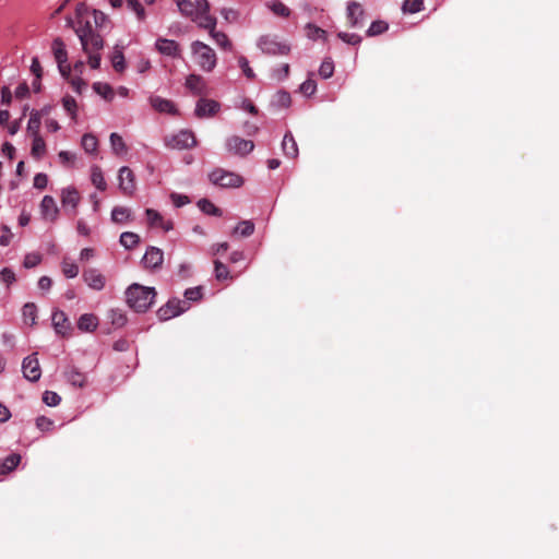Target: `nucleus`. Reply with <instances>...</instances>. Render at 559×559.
Segmentation results:
<instances>
[{
  "label": "nucleus",
  "mask_w": 559,
  "mask_h": 559,
  "mask_svg": "<svg viewBox=\"0 0 559 559\" xmlns=\"http://www.w3.org/2000/svg\"><path fill=\"white\" fill-rule=\"evenodd\" d=\"M203 297V288L201 286L191 287L186 289L185 298L186 301H199Z\"/></svg>",
  "instance_id": "3c124183"
},
{
  "label": "nucleus",
  "mask_w": 559,
  "mask_h": 559,
  "mask_svg": "<svg viewBox=\"0 0 559 559\" xmlns=\"http://www.w3.org/2000/svg\"><path fill=\"white\" fill-rule=\"evenodd\" d=\"M127 8L133 12L139 22H144L146 19V12L144 7L139 0H127Z\"/></svg>",
  "instance_id": "7c9ffc66"
},
{
  "label": "nucleus",
  "mask_w": 559,
  "mask_h": 559,
  "mask_svg": "<svg viewBox=\"0 0 559 559\" xmlns=\"http://www.w3.org/2000/svg\"><path fill=\"white\" fill-rule=\"evenodd\" d=\"M51 320H52V325H53L57 334H60L63 337L70 335V332L72 330L71 323H70L67 314L63 311H61V310L55 311L52 313Z\"/></svg>",
  "instance_id": "dca6fc26"
},
{
  "label": "nucleus",
  "mask_w": 559,
  "mask_h": 559,
  "mask_svg": "<svg viewBox=\"0 0 559 559\" xmlns=\"http://www.w3.org/2000/svg\"><path fill=\"white\" fill-rule=\"evenodd\" d=\"M111 63L117 72H122L126 69L124 56L121 50L116 49L111 57Z\"/></svg>",
  "instance_id": "c03bdc74"
},
{
  "label": "nucleus",
  "mask_w": 559,
  "mask_h": 559,
  "mask_svg": "<svg viewBox=\"0 0 559 559\" xmlns=\"http://www.w3.org/2000/svg\"><path fill=\"white\" fill-rule=\"evenodd\" d=\"M36 426L38 429L45 431L50 429V427L52 426V420L45 416H40L36 419Z\"/></svg>",
  "instance_id": "338daca9"
},
{
  "label": "nucleus",
  "mask_w": 559,
  "mask_h": 559,
  "mask_svg": "<svg viewBox=\"0 0 559 559\" xmlns=\"http://www.w3.org/2000/svg\"><path fill=\"white\" fill-rule=\"evenodd\" d=\"M254 231V224L251 221H242L235 228L233 234H239L241 237H249Z\"/></svg>",
  "instance_id": "f704fd0d"
},
{
  "label": "nucleus",
  "mask_w": 559,
  "mask_h": 559,
  "mask_svg": "<svg viewBox=\"0 0 559 559\" xmlns=\"http://www.w3.org/2000/svg\"><path fill=\"white\" fill-rule=\"evenodd\" d=\"M145 214L147 216V221L151 226H159V224L163 221L162 215L153 209H147L145 211Z\"/></svg>",
  "instance_id": "13d9d810"
},
{
  "label": "nucleus",
  "mask_w": 559,
  "mask_h": 559,
  "mask_svg": "<svg viewBox=\"0 0 559 559\" xmlns=\"http://www.w3.org/2000/svg\"><path fill=\"white\" fill-rule=\"evenodd\" d=\"M119 241L124 249L132 250L140 243V236L132 231H124L120 235Z\"/></svg>",
  "instance_id": "cd10ccee"
},
{
  "label": "nucleus",
  "mask_w": 559,
  "mask_h": 559,
  "mask_svg": "<svg viewBox=\"0 0 559 559\" xmlns=\"http://www.w3.org/2000/svg\"><path fill=\"white\" fill-rule=\"evenodd\" d=\"M61 397L52 391H45L43 394V402L48 406L59 405Z\"/></svg>",
  "instance_id": "864d4df0"
},
{
  "label": "nucleus",
  "mask_w": 559,
  "mask_h": 559,
  "mask_svg": "<svg viewBox=\"0 0 559 559\" xmlns=\"http://www.w3.org/2000/svg\"><path fill=\"white\" fill-rule=\"evenodd\" d=\"M67 25L78 35L83 51L88 56V64L92 69L100 66L99 50L104 47L103 37L96 32L94 20L90 8L80 3L75 9V19H67Z\"/></svg>",
  "instance_id": "f257e3e1"
},
{
  "label": "nucleus",
  "mask_w": 559,
  "mask_h": 559,
  "mask_svg": "<svg viewBox=\"0 0 559 559\" xmlns=\"http://www.w3.org/2000/svg\"><path fill=\"white\" fill-rule=\"evenodd\" d=\"M40 261H41V257L39 253H28L24 258L23 265L26 269H32V267H35L36 265H38L40 263Z\"/></svg>",
  "instance_id": "4d7b16f0"
},
{
  "label": "nucleus",
  "mask_w": 559,
  "mask_h": 559,
  "mask_svg": "<svg viewBox=\"0 0 559 559\" xmlns=\"http://www.w3.org/2000/svg\"><path fill=\"white\" fill-rule=\"evenodd\" d=\"M199 26L207 29L210 34L215 31L216 17L209 14V12L199 13L197 21Z\"/></svg>",
  "instance_id": "c85d7f7f"
},
{
  "label": "nucleus",
  "mask_w": 559,
  "mask_h": 559,
  "mask_svg": "<svg viewBox=\"0 0 559 559\" xmlns=\"http://www.w3.org/2000/svg\"><path fill=\"white\" fill-rule=\"evenodd\" d=\"M191 49L200 69L204 72H212L217 62L215 51L209 45L199 40L192 43Z\"/></svg>",
  "instance_id": "7ed1b4c3"
},
{
  "label": "nucleus",
  "mask_w": 559,
  "mask_h": 559,
  "mask_svg": "<svg viewBox=\"0 0 559 559\" xmlns=\"http://www.w3.org/2000/svg\"><path fill=\"white\" fill-rule=\"evenodd\" d=\"M197 140L193 132L181 130L179 133L167 138L166 145L170 148L186 150L195 146Z\"/></svg>",
  "instance_id": "0eeeda50"
},
{
  "label": "nucleus",
  "mask_w": 559,
  "mask_h": 559,
  "mask_svg": "<svg viewBox=\"0 0 559 559\" xmlns=\"http://www.w3.org/2000/svg\"><path fill=\"white\" fill-rule=\"evenodd\" d=\"M62 105L72 119H75L78 108L76 100L72 96L67 95L62 98Z\"/></svg>",
  "instance_id": "09e8293b"
},
{
  "label": "nucleus",
  "mask_w": 559,
  "mask_h": 559,
  "mask_svg": "<svg viewBox=\"0 0 559 559\" xmlns=\"http://www.w3.org/2000/svg\"><path fill=\"white\" fill-rule=\"evenodd\" d=\"M210 181L222 188H238L242 185L243 180L241 176L236 173L227 171L222 168L213 170L209 175Z\"/></svg>",
  "instance_id": "20e7f679"
},
{
  "label": "nucleus",
  "mask_w": 559,
  "mask_h": 559,
  "mask_svg": "<svg viewBox=\"0 0 559 559\" xmlns=\"http://www.w3.org/2000/svg\"><path fill=\"white\" fill-rule=\"evenodd\" d=\"M48 183V177L45 174H37L34 177V187L37 189H45Z\"/></svg>",
  "instance_id": "0e129e2a"
},
{
  "label": "nucleus",
  "mask_w": 559,
  "mask_h": 559,
  "mask_svg": "<svg viewBox=\"0 0 559 559\" xmlns=\"http://www.w3.org/2000/svg\"><path fill=\"white\" fill-rule=\"evenodd\" d=\"M91 180L92 183L100 191H104L107 187V183L103 176V171L99 166L95 165L92 167Z\"/></svg>",
  "instance_id": "c756f323"
},
{
  "label": "nucleus",
  "mask_w": 559,
  "mask_h": 559,
  "mask_svg": "<svg viewBox=\"0 0 559 559\" xmlns=\"http://www.w3.org/2000/svg\"><path fill=\"white\" fill-rule=\"evenodd\" d=\"M389 28V25L384 21H374L367 29V36L372 37L384 33Z\"/></svg>",
  "instance_id": "ea45409f"
},
{
  "label": "nucleus",
  "mask_w": 559,
  "mask_h": 559,
  "mask_svg": "<svg viewBox=\"0 0 559 559\" xmlns=\"http://www.w3.org/2000/svg\"><path fill=\"white\" fill-rule=\"evenodd\" d=\"M275 104L280 107L287 108L292 104V97L289 93L285 91H280L275 95Z\"/></svg>",
  "instance_id": "603ef678"
},
{
  "label": "nucleus",
  "mask_w": 559,
  "mask_h": 559,
  "mask_svg": "<svg viewBox=\"0 0 559 559\" xmlns=\"http://www.w3.org/2000/svg\"><path fill=\"white\" fill-rule=\"evenodd\" d=\"M221 109V104L214 99L200 98L195 106V116L198 118L214 117Z\"/></svg>",
  "instance_id": "f8f14e48"
},
{
  "label": "nucleus",
  "mask_w": 559,
  "mask_h": 559,
  "mask_svg": "<svg viewBox=\"0 0 559 559\" xmlns=\"http://www.w3.org/2000/svg\"><path fill=\"white\" fill-rule=\"evenodd\" d=\"M21 462V455L16 453H12L9 456H7L2 462H0V475H7L13 469L16 468V466Z\"/></svg>",
  "instance_id": "a878e982"
},
{
  "label": "nucleus",
  "mask_w": 559,
  "mask_h": 559,
  "mask_svg": "<svg viewBox=\"0 0 559 559\" xmlns=\"http://www.w3.org/2000/svg\"><path fill=\"white\" fill-rule=\"evenodd\" d=\"M170 198L176 207H181L190 202V200L187 195H182V194H178V193H171Z\"/></svg>",
  "instance_id": "e2e57ef3"
},
{
  "label": "nucleus",
  "mask_w": 559,
  "mask_h": 559,
  "mask_svg": "<svg viewBox=\"0 0 559 559\" xmlns=\"http://www.w3.org/2000/svg\"><path fill=\"white\" fill-rule=\"evenodd\" d=\"M226 148L229 153L245 156L253 151L254 143L250 140H245L240 136L231 135L226 140Z\"/></svg>",
  "instance_id": "9d476101"
},
{
  "label": "nucleus",
  "mask_w": 559,
  "mask_h": 559,
  "mask_svg": "<svg viewBox=\"0 0 559 559\" xmlns=\"http://www.w3.org/2000/svg\"><path fill=\"white\" fill-rule=\"evenodd\" d=\"M52 52L58 63L59 71L62 76L68 78L70 74V66L68 64V52L66 50V45L60 37H57L52 41Z\"/></svg>",
  "instance_id": "423d86ee"
},
{
  "label": "nucleus",
  "mask_w": 559,
  "mask_h": 559,
  "mask_svg": "<svg viewBox=\"0 0 559 559\" xmlns=\"http://www.w3.org/2000/svg\"><path fill=\"white\" fill-rule=\"evenodd\" d=\"M282 148L284 154L289 158H296L298 156V146L290 132H287L282 142Z\"/></svg>",
  "instance_id": "5701e85b"
},
{
  "label": "nucleus",
  "mask_w": 559,
  "mask_h": 559,
  "mask_svg": "<svg viewBox=\"0 0 559 559\" xmlns=\"http://www.w3.org/2000/svg\"><path fill=\"white\" fill-rule=\"evenodd\" d=\"M424 0H405L402 7L405 13H417L423 10Z\"/></svg>",
  "instance_id": "79ce46f5"
},
{
  "label": "nucleus",
  "mask_w": 559,
  "mask_h": 559,
  "mask_svg": "<svg viewBox=\"0 0 559 559\" xmlns=\"http://www.w3.org/2000/svg\"><path fill=\"white\" fill-rule=\"evenodd\" d=\"M80 200V194L75 188L69 187L62 190L61 202L64 206L71 205L75 209L79 205Z\"/></svg>",
  "instance_id": "b1692460"
},
{
  "label": "nucleus",
  "mask_w": 559,
  "mask_h": 559,
  "mask_svg": "<svg viewBox=\"0 0 559 559\" xmlns=\"http://www.w3.org/2000/svg\"><path fill=\"white\" fill-rule=\"evenodd\" d=\"M239 67L241 68L243 74L249 79L252 80L254 78V73L252 69L249 66V61L246 57L241 56L238 59Z\"/></svg>",
  "instance_id": "052dcab7"
},
{
  "label": "nucleus",
  "mask_w": 559,
  "mask_h": 559,
  "mask_svg": "<svg viewBox=\"0 0 559 559\" xmlns=\"http://www.w3.org/2000/svg\"><path fill=\"white\" fill-rule=\"evenodd\" d=\"M82 146L86 153H94L97 150L98 141L95 135L86 133L82 138Z\"/></svg>",
  "instance_id": "4c0bfd02"
},
{
  "label": "nucleus",
  "mask_w": 559,
  "mask_h": 559,
  "mask_svg": "<svg viewBox=\"0 0 559 559\" xmlns=\"http://www.w3.org/2000/svg\"><path fill=\"white\" fill-rule=\"evenodd\" d=\"M319 73L323 79H329L334 73V64L331 60H324L319 69Z\"/></svg>",
  "instance_id": "5fc2aeb1"
},
{
  "label": "nucleus",
  "mask_w": 559,
  "mask_h": 559,
  "mask_svg": "<svg viewBox=\"0 0 559 559\" xmlns=\"http://www.w3.org/2000/svg\"><path fill=\"white\" fill-rule=\"evenodd\" d=\"M93 88L98 95L103 96L105 99H110L114 96L112 88L108 84L97 82L93 84Z\"/></svg>",
  "instance_id": "de8ad7c7"
},
{
  "label": "nucleus",
  "mask_w": 559,
  "mask_h": 559,
  "mask_svg": "<svg viewBox=\"0 0 559 559\" xmlns=\"http://www.w3.org/2000/svg\"><path fill=\"white\" fill-rule=\"evenodd\" d=\"M28 94H29V88L25 82L21 83L15 90L16 98H20V99L25 98Z\"/></svg>",
  "instance_id": "774afa93"
},
{
  "label": "nucleus",
  "mask_w": 559,
  "mask_h": 559,
  "mask_svg": "<svg viewBox=\"0 0 559 559\" xmlns=\"http://www.w3.org/2000/svg\"><path fill=\"white\" fill-rule=\"evenodd\" d=\"M150 103L151 106L158 112H167L171 115L177 112L175 104L169 99H165L159 96H153L150 98Z\"/></svg>",
  "instance_id": "412c9836"
},
{
  "label": "nucleus",
  "mask_w": 559,
  "mask_h": 559,
  "mask_svg": "<svg viewBox=\"0 0 559 559\" xmlns=\"http://www.w3.org/2000/svg\"><path fill=\"white\" fill-rule=\"evenodd\" d=\"M163 261L164 252L157 247H148L142 259L143 266L150 270L159 269L163 264Z\"/></svg>",
  "instance_id": "2eb2a0df"
},
{
  "label": "nucleus",
  "mask_w": 559,
  "mask_h": 559,
  "mask_svg": "<svg viewBox=\"0 0 559 559\" xmlns=\"http://www.w3.org/2000/svg\"><path fill=\"white\" fill-rule=\"evenodd\" d=\"M156 49L169 57H177L179 55V45L175 40L166 39V38H159L156 41Z\"/></svg>",
  "instance_id": "aec40b11"
},
{
  "label": "nucleus",
  "mask_w": 559,
  "mask_h": 559,
  "mask_svg": "<svg viewBox=\"0 0 559 559\" xmlns=\"http://www.w3.org/2000/svg\"><path fill=\"white\" fill-rule=\"evenodd\" d=\"M40 117L37 112L31 114L28 123H27V131L33 135V138L40 136L39 129H40Z\"/></svg>",
  "instance_id": "e433bc0d"
},
{
  "label": "nucleus",
  "mask_w": 559,
  "mask_h": 559,
  "mask_svg": "<svg viewBox=\"0 0 559 559\" xmlns=\"http://www.w3.org/2000/svg\"><path fill=\"white\" fill-rule=\"evenodd\" d=\"M83 280L94 290H102L106 284V277L96 269H87L83 272Z\"/></svg>",
  "instance_id": "f3484780"
},
{
  "label": "nucleus",
  "mask_w": 559,
  "mask_h": 559,
  "mask_svg": "<svg viewBox=\"0 0 559 559\" xmlns=\"http://www.w3.org/2000/svg\"><path fill=\"white\" fill-rule=\"evenodd\" d=\"M260 49L267 55H287L289 52V46L281 43L276 37L265 35L259 39Z\"/></svg>",
  "instance_id": "1a4fd4ad"
},
{
  "label": "nucleus",
  "mask_w": 559,
  "mask_h": 559,
  "mask_svg": "<svg viewBox=\"0 0 559 559\" xmlns=\"http://www.w3.org/2000/svg\"><path fill=\"white\" fill-rule=\"evenodd\" d=\"M214 271L217 281H226L229 278L228 267L219 260L214 261Z\"/></svg>",
  "instance_id": "a18cd8bd"
},
{
  "label": "nucleus",
  "mask_w": 559,
  "mask_h": 559,
  "mask_svg": "<svg viewBox=\"0 0 559 559\" xmlns=\"http://www.w3.org/2000/svg\"><path fill=\"white\" fill-rule=\"evenodd\" d=\"M23 321L31 326L36 324L37 307L34 302H27L22 308Z\"/></svg>",
  "instance_id": "bb28decb"
},
{
  "label": "nucleus",
  "mask_w": 559,
  "mask_h": 559,
  "mask_svg": "<svg viewBox=\"0 0 559 559\" xmlns=\"http://www.w3.org/2000/svg\"><path fill=\"white\" fill-rule=\"evenodd\" d=\"M40 213L47 221L55 222L59 215V209L56 201L50 195H45L40 203Z\"/></svg>",
  "instance_id": "a211bd4d"
},
{
  "label": "nucleus",
  "mask_w": 559,
  "mask_h": 559,
  "mask_svg": "<svg viewBox=\"0 0 559 559\" xmlns=\"http://www.w3.org/2000/svg\"><path fill=\"white\" fill-rule=\"evenodd\" d=\"M96 28H104L109 23L108 16L99 10H91Z\"/></svg>",
  "instance_id": "8fccbe9b"
},
{
  "label": "nucleus",
  "mask_w": 559,
  "mask_h": 559,
  "mask_svg": "<svg viewBox=\"0 0 559 559\" xmlns=\"http://www.w3.org/2000/svg\"><path fill=\"white\" fill-rule=\"evenodd\" d=\"M269 8L274 14L282 17H287L290 14V10L282 1L278 0L271 2Z\"/></svg>",
  "instance_id": "a19ab883"
},
{
  "label": "nucleus",
  "mask_w": 559,
  "mask_h": 559,
  "mask_svg": "<svg viewBox=\"0 0 559 559\" xmlns=\"http://www.w3.org/2000/svg\"><path fill=\"white\" fill-rule=\"evenodd\" d=\"M62 273L68 278H74L79 274V266L75 263L70 262L68 259H63Z\"/></svg>",
  "instance_id": "37998d69"
},
{
  "label": "nucleus",
  "mask_w": 559,
  "mask_h": 559,
  "mask_svg": "<svg viewBox=\"0 0 559 559\" xmlns=\"http://www.w3.org/2000/svg\"><path fill=\"white\" fill-rule=\"evenodd\" d=\"M177 7L180 13L185 16L190 17L192 21H197L199 13L210 11V3L207 0H177Z\"/></svg>",
  "instance_id": "39448f33"
},
{
  "label": "nucleus",
  "mask_w": 559,
  "mask_h": 559,
  "mask_svg": "<svg viewBox=\"0 0 559 559\" xmlns=\"http://www.w3.org/2000/svg\"><path fill=\"white\" fill-rule=\"evenodd\" d=\"M31 71L36 76V79H38V80L41 79L43 68H41L37 57H34L32 59Z\"/></svg>",
  "instance_id": "69168bd1"
},
{
  "label": "nucleus",
  "mask_w": 559,
  "mask_h": 559,
  "mask_svg": "<svg viewBox=\"0 0 559 559\" xmlns=\"http://www.w3.org/2000/svg\"><path fill=\"white\" fill-rule=\"evenodd\" d=\"M337 37L340 39H342L343 41L349 44V45H353V46H356V45H359L361 43V37L357 34H349V33H345V32H340L337 34Z\"/></svg>",
  "instance_id": "6e6d98bb"
},
{
  "label": "nucleus",
  "mask_w": 559,
  "mask_h": 559,
  "mask_svg": "<svg viewBox=\"0 0 559 559\" xmlns=\"http://www.w3.org/2000/svg\"><path fill=\"white\" fill-rule=\"evenodd\" d=\"M111 219L115 223H123L131 219L130 210L123 206H116L111 211Z\"/></svg>",
  "instance_id": "473e14b6"
},
{
  "label": "nucleus",
  "mask_w": 559,
  "mask_h": 559,
  "mask_svg": "<svg viewBox=\"0 0 559 559\" xmlns=\"http://www.w3.org/2000/svg\"><path fill=\"white\" fill-rule=\"evenodd\" d=\"M110 146L116 155H120L127 152V146L123 139L115 132L110 134Z\"/></svg>",
  "instance_id": "72a5a7b5"
},
{
  "label": "nucleus",
  "mask_w": 559,
  "mask_h": 559,
  "mask_svg": "<svg viewBox=\"0 0 559 559\" xmlns=\"http://www.w3.org/2000/svg\"><path fill=\"white\" fill-rule=\"evenodd\" d=\"M22 370H23L24 377L27 380H29L32 382H36L39 380L41 370H40L39 361L36 357V354H32L24 358L23 364H22Z\"/></svg>",
  "instance_id": "9b49d317"
},
{
  "label": "nucleus",
  "mask_w": 559,
  "mask_h": 559,
  "mask_svg": "<svg viewBox=\"0 0 559 559\" xmlns=\"http://www.w3.org/2000/svg\"><path fill=\"white\" fill-rule=\"evenodd\" d=\"M0 280L5 283L8 286H10L11 284H13L16 280L15 277V273L9 269V267H4L1 272H0Z\"/></svg>",
  "instance_id": "680f3d73"
},
{
  "label": "nucleus",
  "mask_w": 559,
  "mask_h": 559,
  "mask_svg": "<svg viewBox=\"0 0 559 559\" xmlns=\"http://www.w3.org/2000/svg\"><path fill=\"white\" fill-rule=\"evenodd\" d=\"M306 31H307V36L310 38V39H325L326 38V32L324 29H322L321 27H318L313 24H307L306 26Z\"/></svg>",
  "instance_id": "49530a36"
},
{
  "label": "nucleus",
  "mask_w": 559,
  "mask_h": 559,
  "mask_svg": "<svg viewBox=\"0 0 559 559\" xmlns=\"http://www.w3.org/2000/svg\"><path fill=\"white\" fill-rule=\"evenodd\" d=\"M64 377L67 381L73 386L83 388L86 383L85 373L81 372L75 367H70L64 371Z\"/></svg>",
  "instance_id": "4be33fe9"
},
{
  "label": "nucleus",
  "mask_w": 559,
  "mask_h": 559,
  "mask_svg": "<svg viewBox=\"0 0 559 559\" xmlns=\"http://www.w3.org/2000/svg\"><path fill=\"white\" fill-rule=\"evenodd\" d=\"M198 206L199 209L207 214V215H213V216H222V211L221 209H218L214 203H212L210 200L207 199H201L199 200L198 202Z\"/></svg>",
  "instance_id": "2f4dec72"
},
{
  "label": "nucleus",
  "mask_w": 559,
  "mask_h": 559,
  "mask_svg": "<svg viewBox=\"0 0 559 559\" xmlns=\"http://www.w3.org/2000/svg\"><path fill=\"white\" fill-rule=\"evenodd\" d=\"M317 91V84L313 80H306L300 85V92L306 96H311Z\"/></svg>",
  "instance_id": "bf43d9fd"
},
{
  "label": "nucleus",
  "mask_w": 559,
  "mask_h": 559,
  "mask_svg": "<svg viewBox=\"0 0 559 559\" xmlns=\"http://www.w3.org/2000/svg\"><path fill=\"white\" fill-rule=\"evenodd\" d=\"M46 152V144L41 136L33 138V144H32V156L36 159H39L43 157V155Z\"/></svg>",
  "instance_id": "c9c22d12"
},
{
  "label": "nucleus",
  "mask_w": 559,
  "mask_h": 559,
  "mask_svg": "<svg viewBox=\"0 0 559 559\" xmlns=\"http://www.w3.org/2000/svg\"><path fill=\"white\" fill-rule=\"evenodd\" d=\"M156 292L153 287L132 284L126 290V300L130 308L136 312H145L153 304Z\"/></svg>",
  "instance_id": "f03ea898"
},
{
  "label": "nucleus",
  "mask_w": 559,
  "mask_h": 559,
  "mask_svg": "<svg viewBox=\"0 0 559 559\" xmlns=\"http://www.w3.org/2000/svg\"><path fill=\"white\" fill-rule=\"evenodd\" d=\"M215 43L223 49L229 50L231 49V43L227 35L223 32H217L216 29L210 34Z\"/></svg>",
  "instance_id": "58836bf2"
},
{
  "label": "nucleus",
  "mask_w": 559,
  "mask_h": 559,
  "mask_svg": "<svg viewBox=\"0 0 559 559\" xmlns=\"http://www.w3.org/2000/svg\"><path fill=\"white\" fill-rule=\"evenodd\" d=\"M364 9L358 2L352 1L347 4V24L352 28L364 26Z\"/></svg>",
  "instance_id": "4468645a"
},
{
  "label": "nucleus",
  "mask_w": 559,
  "mask_h": 559,
  "mask_svg": "<svg viewBox=\"0 0 559 559\" xmlns=\"http://www.w3.org/2000/svg\"><path fill=\"white\" fill-rule=\"evenodd\" d=\"M119 180V188L126 195H132L135 191V180L133 171L127 167L123 166L119 169L118 175Z\"/></svg>",
  "instance_id": "ddd939ff"
},
{
  "label": "nucleus",
  "mask_w": 559,
  "mask_h": 559,
  "mask_svg": "<svg viewBox=\"0 0 559 559\" xmlns=\"http://www.w3.org/2000/svg\"><path fill=\"white\" fill-rule=\"evenodd\" d=\"M97 325V317L92 313L82 314L78 321V328L83 332H93Z\"/></svg>",
  "instance_id": "393cba45"
},
{
  "label": "nucleus",
  "mask_w": 559,
  "mask_h": 559,
  "mask_svg": "<svg viewBox=\"0 0 559 559\" xmlns=\"http://www.w3.org/2000/svg\"><path fill=\"white\" fill-rule=\"evenodd\" d=\"M185 85L194 95H202L206 92V82L199 74H189Z\"/></svg>",
  "instance_id": "6ab92c4d"
},
{
  "label": "nucleus",
  "mask_w": 559,
  "mask_h": 559,
  "mask_svg": "<svg viewBox=\"0 0 559 559\" xmlns=\"http://www.w3.org/2000/svg\"><path fill=\"white\" fill-rule=\"evenodd\" d=\"M189 309V304L186 300L171 299L165 306L160 307L157 316L160 320L166 321Z\"/></svg>",
  "instance_id": "6e6552de"
}]
</instances>
